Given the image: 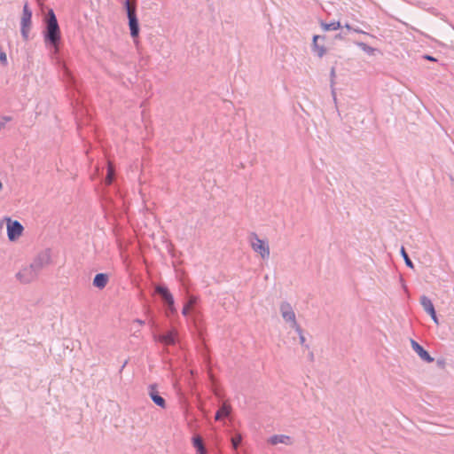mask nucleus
<instances>
[{"instance_id":"473e14b6","label":"nucleus","mask_w":454,"mask_h":454,"mask_svg":"<svg viewBox=\"0 0 454 454\" xmlns=\"http://www.w3.org/2000/svg\"><path fill=\"white\" fill-rule=\"evenodd\" d=\"M423 59L429 61H436V59L429 54L423 55Z\"/></svg>"},{"instance_id":"5701e85b","label":"nucleus","mask_w":454,"mask_h":454,"mask_svg":"<svg viewBox=\"0 0 454 454\" xmlns=\"http://www.w3.org/2000/svg\"><path fill=\"white\" fill-rule=\"evenodd\" d=\"M400 254H401V256L403 257L404 262H405V265L410 268V269H414V263L413 262L411 261V259L410 258L406 249L404 248V247H401V249H400Z\"/></svg>"},{"instance_id":"dca6fc26","label":"nucleus","mask_w":454,"mask_h":454,"mask_svg":"<svg viewBox=\"0 0 454 454\" xmlns=\"http://www.w3.org/2000/svg\"><path fill=\"white\" fill-rule=\"evenodd\" d=\"M420 304L427 314L434 315V306L427 296L422 295L420 297Z\"/></svg>"},{"instance_id":"f704fd0d","label":"nucleus","mask_w":454,"mask_h":454,"mask_svg":"<svg viewBox=\"0 0 454 454\" xmlns=\"http://www.w3.org/2000/svg\"><path fill=\"white\" fill-rule=\"evenodd\" d=\"M343 38H344V33H339V34L335 35V36H334L335 40H341Z\"/></svg>"},{"instance_id":"9b49d317","label":"nucleus","mask_w":454,"mask_h":454,"mask_svg":"<svg viewBox=\"0 0 454 454\" xmlns=\"http://www.w3.org/2000/svg\"><path fill=\"white\" fill-rule=\"evenodd\" d=\"M128 25H129V28L130 36L133 39V41L135 43H137V41L139 38V34H140V24H139L138 18L131 17L128 20Z\"/></svg>"},{"instance_id":"a878e982","label":"nucleus","mask_w":454,"mask_h":454,"mask_svg":"<svg viewBox=\"0 0 454 454\" xmlns=\"http://www.w3.org/2000/svg\"><path fill=\"white\" fill-rule=\"evenodd\" d=\"M0 64L4 67L8 65L6 53L4 51L2 47H0Z\"/></svg>"},{"instance_id":"20e7f679","label":"nucleus","mask_w":454,"mask_h":454,"mask_svg":"<svg viewBox=\"0 0 454 454\" xmlns=\"http://www.w3.org/2000/svg\"><path fill=\"white\" fill-rule=\"evenodd\" d=\"M51 261V251L50 248H46L35 257L34 261L30 263L31 268H33L38 274L41 270L46 265L50 264Z\"/></svg>"},{"instance_id":"4be33fe9","label":"nucleus","mask_w":454,"mask_h":454,"mask_svg":"<svg viewBox=\"0 0 454 454\" xmlns=\"http://www.w3.org/2000/svg\"><path fill=\"white\" fill-rule=\"evenodd\" d=\"M122 6H123V9L127 14V18H128V20L131 18V17H137V8L136 7H131L130 6V3H129V0H124L123 3H122Z\"/></svg>"},{"instance_id":"1a4fd4ad","label":"nucleus","mask_w":454,"mask_h":454,"mask_svg":"<svg viewBox=\"0 0 454 454\" xmlns=\"http://www.w3.org/2000/svg\"><path fill=\"white\" fill-rule=\"evenodd\" d=\"M411 345L412 349L417 353L419 358L426 363H432L434 358L431 356L429 352L418 341L411 339Z\"/></svg>"},{"instance_id":"423d86ee","label":"nucleus","mask_w":454,"mask_h":454,"mask_svg":"<svg viewBox=\"0 0 454 454\" xmlns=\"http://www.w3.org/2000/svg\"><path fill=\"white\" fill-rule=\"evenodd\" d=\"M254 239L251 240V246L254 252L258 253L262 258H269L270 247L266 240L259 239L255 233H252Z\"/></svg>"},{"instance_id":"f257e3e1","label":"nucleus","mask_w":454,"mask_h":454,"mask_svg":"<svg viewBox=\"0 0 454 454\" xmlns=\"http://www.w3.org/2000/svg\"><path fill=\"white\" fill-rule=\"evenodd\" d=\"M43 38L44 44L51 50H59V44L62 42V34L57 16L52 9H49L43 20Z\"/></svg>"},{"instance_id":"7ed1b4c3","label":"nucleus","mask_w":454,"mask_h":454,"mask_svg":"<svg viewBox=\"0 0 454 454\" xmlns=\"http://www.w3.org/2000/svg\"><path fill=\"white\" fill-rule=\"evenodd\" d=\"M33 12L27 3L23 6L22 16L20 20V33L24 41H28L29 32L32 27Z\"/></svg>"},{"instance_id":"393cba45","label":"nucleus","mask_w":454,"mask_h":454,"mask_svg":"<svg viewBox=\"0 0 454 454\" xmlns=\"http://www.w3.org/2000/svg\"><path fill=\"white\" fill-rule=\"evenodd\" d=\"M344 27L348 30V31H353V32H356V33H358V34H364V35H368V33L363 31L362 29H360L359 27H354L353 26H351L349 23H346L344 25Z\"/></svg>"},{"instance_id":"7c9ffc66","label":"nucleus","mask_w":454,"mask_h":454,"mask_svg":"<svg viewBox=\"0 0 454 454\" xmlns=\"http://www.w3.org/2000/svg\"><path fill=\"white\" fill-rule=\"evenodd\" d=\"M299 339H300L301 345H302V346H304L306 348H309V345L306 344V339H305L304 335L299 336Z\"/></svg>"},{"instance_id":"b1692460","label":"nucleus","mask_w":454,"mask_h":454,"mask_svg":"<svg viewBox=\"0 0 454 454\" xmlns=\"http://www.w3.org/2000/svg\"><path fill=\"white\" fill-rule=\"evenodd\" d=\"M242 442V436L240 434H236L231 438V445L234 449H238Z\"/></svg>"},{"instance_id":"0eeeda50","label":"nucleus","mask_w":454,"mask_h":454,"mask_svg":"<svg viewBox=\"0 0 454 454\" xmlns=\"http://www.w3.org/2000/svg\"><path fill=\"white\" fill-rule=\"evenodd\" d=\"M148 395L154 404L157 406L165 409L167 407L166 400L163 396L160 395L158 390V385L156 383L150 384L148 386Z\"/></svg>"},{"instance_id":"aec40b11","label":"nucleus","mask_w":454,"mask_h":454,"mask_svg":"<svg viewBox=\"0 0 454 454\" xmlns=\"http://www.w3.org/2000/svg\"><path fill=\"white\" fill-rule=\"evenodd\" d=\"M354 43L370 56H373L375 52H380L379 49L372 47L364 42L356 41Z\"/></svg>"},{"instance_id":"6ab92c4d","label":"nucleus","mask_w":454,"mask_h":454,"mask_svg":"<svg viewBox=\"0 0 454 454\" xmlns=\"http://www.w3.org/2000/svg\"><path fill=\"white\" fill-rule=\"evenodd\" d=\"M320 27L324 31H335L342 27L339 20H333L329 23L320 20Z\"/></svg>"},{"instance_id":"cd10ccee","label":"nucleus","mask_w":454,"mask_h":454,"mask_svg":"<svg viewBox=\"0 0 454 454\" xmlns=\"http://www.w3.org/2000/svg\"><path fill=\"white\" fill-rule=\"evenodd\" d=\"M12 120V116H7V115L3 116L2 121H0L1 129L3 128H4L6 122L11 121Z\"/></svg>"},{"instance_id":"f03ea898","label":"nucleus","mask_w":454,"mask_h":454,"mask_svg":"<svg viewBox=\"0 0 454 454\" xmlns=\"http://www.w3.org/2000/svg\"><path fill=\"white\" fill-rule=\"evenodd\" d=\"M156 293L160 295L165 311L168 316L176 314L175 306V298L166 284H160L155 288Z\"/></svg>"},{"instance_id":"4c0bfd02","label":"nucleus","mask_w":454,"mask_h":454,"mask_svg":"<svg viewBox=\"0 0 454 454\" xmlns=\"http://www.w3.org/2000/svg\"><path fill=\"white\" fill-rule=\"evenodd\" d=\"M326 38L325 35H319V40L325 41Z\"/></svg>"},{"instance_id":"c85d7f7f","label":"nucleus","mask_w":454,"mask_h":454,"mask_svg":"<svg viewBox=\"0 0 454 454\" xmlns=\"http://www.w3.org/2000/svg\"><path fill=\"white\" fill-rule=\"evenodd\" d=\"M190 311V305L187 303L182 309V314L184 317H188Z\"/></svg>"},{"instance_id":"72a5a7b5","label":"nucleus","mask_w":454,"mask_h":454,"mask_svg":"<svg viewBox=\"0 0 454 454\" xmlns=\"http://www.w3.org/2000/svg\"><path fill=\"white\" fill-rule=\"evenodd\" d=\"M431 318L433 319V321L436 324H438V317H437V314H436V310H434V315H432V314H428Z\"/></svg>"},{"instance_id":"a211bd4d","label":"nucleus","mask_w":454,"mask_h":454,"mask_svg":"<svg viewBox=\"0 0 454 454\" xmlns=\"http://www.w3.org/2000/svg\"><path fill=\"white\" fill-rule=\"evenodd\" d=\"M192 444L196 450V454H206L205 446L203 444L202 439L200 436H192Z\"/></svg>"},{"instance_id":"ddd939ff","label":"nucleus","mask_w":454,"mask_h":454,"mask_svg":"<svg viewBox=\"0 0 454 454\" xmlns=\"http://www.w3.org/2000/svg\"><path fill=\"white\" fill-rule=\"evenodd\" d=\"M109 281V276L106 273H97L93 278V286L99 290L104 289Z\"/></svg>"},{"instance_id":"9d476101","label":"nucleus","mask_w":454,"mask_h":454,"mask_svg":"<svg viewBox=\"0 0 454 454\" xmlns=\"http://www.w3.org/2000/svg\"><path fill=\"white\" fill-rule=\"evenodd\" d=\"M280 313L286 322H290L291 324H295V313L291 306V304L287 301H282L280 304Z\"/></svg>"},{"instance_id":"c9c22d12","label":"nucleus","mask_w":454,"mask_h":454,"mask_svg":"<svg viewBox=\"0 0 454 454\" xmlns=\"http://www.w3.org/2000/svg\"><path fill=\"white\" fill-rule=\"evenodd\" d=\"M127 364H128V361L126 360V361L123 363V364L121 365V369H120V372H122V370H123V369H124V367L127 365Z\"/></svg>"},{"instance_id":"58836bf2","label":"nucleus","mask_w":454,"mask_h":454,"mask_svg":"<svg viewBox=\"0 0 454 454\" xmlns=\"http://www.w3.org/2000/svg\"><path fill=\"white\" fill-rule=\"evenodd\" d=\"M3 189V183L0 181V191Z\"/></svg>"},{"instance_id":"39448f33","label":"nucleus","mask_w":454,"mask_h":454,"mask_svg":"<svg viewBox=\"0 0 454 454\" xmlns=\"http://www.w3.org/2000/svg\"><path fill=\"white\" fill-rule=\"evenodd\" d=\"M7 221V237L10 241L17 240L24 231L23 225L17 220H12L9 217L4 218Z\"/></svg>"},{"instance_id":"c756f323","label":"nucleus","mask_w":454,"mask_h":454,"mask_svg":"<svg viewBox=\"0 0 454 454\" xmlns=\"http://www.w3.org/2000/svg\"><path fill=\"white\" fill-rule=\"evenodd\" d=\"M70 84L69 86L74 89V90H77V83H76V81L74 80V78L73 77H70Z\"/></svg>"},{"instance_id":"412c9836","label":"nucleus","mask_w":454,"mask_h":454,"mask_svg":"<svg viewBox=\"0 0 454 454\" xmlns=\"http://www.w3.org/2000/svg\"><path fill=\"white\" fill-rule=\"evenodd\" d=\"M230 413V406L228 404H223L219 407L215 414V420H221L223 418L227 417Z\"/></svg>"},{"instance_id":"2eb2a0df","label":"nucleus","mask_w":454,"mask_h":454,"mask_svg":"<svg viewBox=\"0 0 454 454\" xmlns=\"http://www.w3.org/2000/svg\"><path fill=\"white\" fill-rule=\"evenodd\" d=\"M160 340L165 344L175 345L177 340L176 332L175 330H170L163 333L160 334Z\"/></svg>"},{"instance_id":"e433bc0d","label":"nucleus","mask_w":454,"mask_h":454,"mask_svg":"<svg viewBox=\"0 0 454 454\" xmlns=\"http://www.w3.org/2000/svg\"><path fill=\"white\" fill-rule=\"evenodd\" d=\"M127 364H128V361L126 360V361L123 363V364L121 365V369H120V372H122V370H123V369H124V367L127 365Z\"/></svg>"},{"instance_id":"f3484780","label":"nucleus","mask_w":454,"mask_h":454,"mask_svg":"<svg viewBox=\"0 0 454 454\" xmlns=\"http://www.w3.org/2000/svg\"><path fill=\"white\" fill-rule=\"evenodd\" d=\"M291 438L285 434H273L269 438L268 442L271 445H277L278 443L288 444Z\"/></svg>"},{"instance_id":"4468645a","label":"nucleus","mask_w":454,"mask_h":454,"mask_svg":"<svg viewBox=\"0 0 454 454\" xmlns=\"http://www.w3.org/2000/svg\"><path fill=\"white\" fill-rule=\"evenodd\" d=\"M115 171L113 166L107 165L106 174L102 178V182L106 186H110L114 184Z\"/></svg>"},{"instance_id":"6e6552de","label":"nucleus","mask_w":454,"mask_h":454,"mask_svg":"<svg viewBox=\"0 0 454 454\" xmlns=\"http://www.w3.org/2000/svg\"><path fill=\"white\" fill-rule=\"evenodd\" d=\"M38 276V273L31 268V265L27 266L20 270L17 274L16 278L23 284H28L35 280Z\"/></svg>"},{"instance_id":"bb28decb","label":"nucleus","mask_w":454,"mask_h":454,"mask_svg":"<svg viewBox=\"0 0 454 454\" xmlns=\"http://www.w3.org/2000/svg\"><path fill=\"white\" fill-rule=\"evenodd\" d=\"M291 326L294 328L295 332L299 334V336L303 335V330L302 328L297 324L295 321V324H291Z\"/></svg>"},{"instance_id":"2f4dec72","label":"nucleus","mask_w":454,"mask_h":454,"mask_svg":"<svg viewBox=\"0 0 454 454\" xmlns=\"http://www.w3.org/2000/svg\"><path fill=\"white\" fill-rule=\"evenodd\" d=\"M331 83H333V79L335 77V67H333L330 71Z\"/></svg>"},{"instance_id":"ea45409f","label":"nucleus","mask_w":454,"mask_h":454,"mask_svg":"<svg viewBox=\"0 0 454 454\" xmlns=\"http://www.w3.org/2000/svg\"><path fill=\"white\" fill-rule=\"evenodd\" d=\"M138 324H143L144 322L142 320H137Z\"/></svg>"},{"instance_id":"f8f14e48","label":"nucleus","mask_w":454,"mask_h":454,"mask_svg":"<svg viewBox=\"0 0 454 454\" xmlns=\"http://www.w3.org/2000/svg\"><path fill=\"white\" fill-rule=\"evenodd\" d=\"M319 35H314L312 37L311 50L317 54L318 58H322L327 52L325 45L319 44Z\"/></svg>"}]
</instances>
